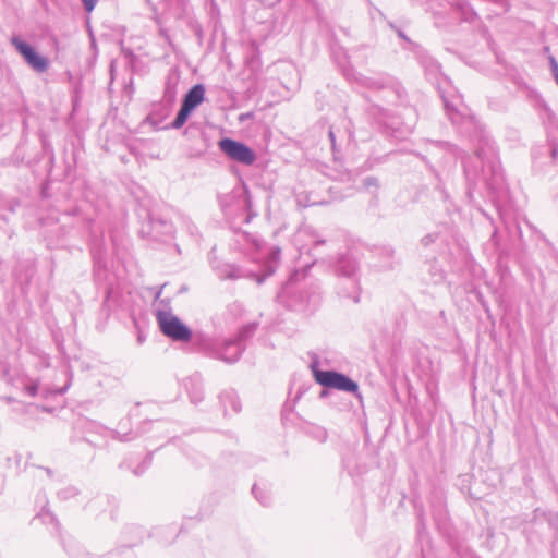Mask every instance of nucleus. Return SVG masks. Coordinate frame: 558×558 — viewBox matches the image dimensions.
I'll return each mask as SVG.
<instances>
[{"label":"nucleus","mask_w":558,"mask_h":558,"mask_svg":"<svg viewBox=\"0 0 558 558\" xmlns=\"http://www.w3.org/2000/svg\"><path fill=\"white\" fill-rule=\"evenodd\" d=\"M204 99L205 86L203 84H196L184 95L181 105L193 111Z\"/></svg>","instance_id":"nucleus-13"},{"label":"nucleus","mask_w":558,"mask_h":558,"mask_svg":"<svg viewBox=\"0 0 558 558\" xmlns=\"http://www.w3.org/2000/svg\"><path fill=\"white\" fill-rule=\"evenodd\" d=\"M299 275H292L278 293V301L286 307L302 312L312 313L320 304V292L317 284L299 282Z\"/></svg>","instance_id":"nucleus-2"},{"label":"nucleus","mask_w":558,"mask_h":558,"mask_svg":"<svg viewBox=\"0 0 558 558\" xmlns=\"http://www.w3.org/2000/svg\"><path fill=\"white\" fill-rule=\"evenodd\" d=\"M94 257V276L97 282L109 281L108 271L106 269V262L104 260L100 252H93Z\"/></svg>","instance_id":"nucleus-15"},{"label":"nucleus","mask_w":558,"mask_h":558,"mask_svg":"<svg viewBox=\"0 0 558 558\" xmlns=\"http://www.w3.org/2000/svg\"><path fill=\"white\" fill-rule=\"evenodd\" d=\"M163 287L165 284L153 288V290H155V302H160L161 304L167 306L169 304V300L161 299Z\"/></svg>","instance_id":"nucleus-29"},{"label":"nucleus","mask_w":558,"mask_h":558,"mask_svg":"<svg viewBox=\"0 0 558 558\" xmlns=\"http://www.w3.org/2000/svg\"><path fill=\"white\" fill-rule=\"evenodd\" d=\"M151 459L153 458L150 454L146 456L145 459L142 461V463L133 471V473L136 476L142 475L151 464Z\"/></svg>","instance_id":"nucleus-25"},{"label":"nucleus","mask_w":558,"mask_h":558,"mask_svg":"<svg viewBox=\"0 0 558 558\" xmlns=\"http://www.w3.org/2000/svg\"><path fill=\"white\" fill-rule=\"evenodd\" d=\"M81 1L83 2L85 11L88 13L95 9V7L98 2V0H81Z\"/></svg>","instance_id":"nucleus-32"},{"label":"nucleus","mask_w":558,"mask_h":558,"mask_svg":"<svg viewBox=\"0 0 558 558\" xmlns=\"http://www.w3.org/2000/svg\"><path fill=\"white\" fill-rule=\"evenodd\" d=\"M451 10L453 13L461 11L462 19L466 22H472L476 17V13L466 2H457L454 5H451Z\"/></svg>","instance_id":"nucleus-18"},{"label":"nucleus","mask_w":558,"mask_h":558,"mask_svg":"<svg viewBox=\"0 0 558 558\" xmlns=\"http://www.w3.org/2000/svg\"><path fill=\"white\" fill-rule=\"evenodd\" d=\"M78 494V490L76 487L74 486H68L61 490L58 492V497L61 499V500H68V499H71L73 497H75L76 495Z\"/></svg>","instance_id":"nucleus-23"},{"label":"nucleus","mask_w":558,"mask_h":558,"mask_svg":"<svg viewBox=\"0 0 558 558\" xmlns=\"http://www.w3.org/2000/svg\"><path fill=\"white\" fill-rule=\"evenodd\" d=\"M39 518L41 519V521L45 523V524H52L56 529V531L59 530V522L56 518V515L50 512L48 509H43L41 512L39 513Z\"/></svg>","instance_id":"nucleus-22"},{"label":"nucleus","mask_w":558,"mask_h":558,"mask_svg":"<svg viewBox=\"0 0 558 558\" xmlns=\"http://www.w3.org/2000/svg\"><path fill=\"white\" fill-rule=\"evenodd\" d=\"M11 43L33 70L38 73L47 71L49 66L48 59L37 53L29 44L19 37H12Z\"/></svg>","instance_id":"nucleus-9"},{"label":"nucleus","mask_w":558,"mask_h":558,"mask_svg":"<svg viewBox=\"0 0 558 558\" xmlns=\"http://www.w3.org/2000/svg\"><path fill=\"white\" fill-rule=\"evenodd\" d=\"M69 387H70V384H66V385H64L63 387L58 388V389H46V390H45V396H46V397H47V396H50V395H53V396H58V395H59V396H61V395H63V393H65V392H66V390L69 389Z\"/></svg>","instance_id":"nucleus-30"},{"label":"nucleus","mask_w":558,"mask_h":558,"mask_svg":"<svg viewBox=\"0 0 558 558\" xmlns=\"http://www.w3.org/2000/svg\"><path fill=\"white\" fill-rule=\"evenodd\" d=\"M548 61H549V65H550V70H551V73H553V76L558 85V61L556 60V58L554 56H548Z\"/></svg>","instance_id":"nucleus-28"},{"label":"nucleus","mask_w":558,"mask_h":558,"mask_svg":"<svg viewBox=\"0 0 558 558\" xmlns=\"http://www.w3.org/2000/svg\"><path fill=\"white\" fill-rule=\"evenodd\" d=\"M441 98L446 113L451 122L458 125L459 132L470 137L474 144L476 161L481 163V169H478L477 165L473 166L469 162H463L468 182L476 184L477 181L482 180L487 185H490L489 180H494L497 183L502 175L498 150L494 141L474 116L460 112L444 95H441Z\"/></svg>","instance_id":"nucleus-1"},{"label":"nucleus","mask_w":558,"mask_h":558,"mask_svg":"<svg viewBox=\"0 0 558 558\" xmlns=\"http://www.w3.org/2000/svg\"><path fill=\"white\" fill-rule=\"evenodd\" d=\"M106 293H107V298H109V294L111 293V289H110V288H108V289L106 290Z\"/></svg>","instance_id":"nucleus-38"},{"label":"nucleus","mask_w":558,"mask_h":558,"mask_svg":"<svg viewBox=\"0 0 558 558\" xmlns=\"http://www.w3.org/2000/svg\"><path fill=\"white\" fill-rule=\"evenodd\" d=\"M252 493L255 499L263 506H269L271 501V496L269 490L266 487H262L257 484H254L252 487Z\"/></svg>","instance_id":"nucleus-20"},{"label":"nucleus","mask_w":558,"mask_h":558,"mask_svg":"<svg viewBox=\"0 0 558 558\" xmlns=\"http://www.w3.org/2000/svg\"><path fill=\"white\" fill-rule=\"evenodd\" d=\"M335 271L339 277L337 293L341 298L357 303L360 301V281L356 262L350 256L341 255L335 264Z\"/></svg>","instance_id":"nucleus-4"},{"label":"nucleus","mask_w":558,"mask_h":558,"mask_svg":"<svg viewBox=\"0 0 558 558\" xmlns=\"http://www.w3.org/2000/svg\"><path fill=\"white\" fill-rule=\"evenodd\" d=\"M548 149L551 161L555 162L558 158V144L551 138L548 140Z\"/></svg>","instance_id":"nucleus-27"},{"label":"nucleus","mask_w":558,"mask_h":558,"mask_svg":"<svg viewBox=\"0 0 558 558\" xmlns=\"http://www.w3.org/2000/svg\"><path fill=\"white\" fill-rule=\"evenodd\" d=\"M280 253H281V250L279 247H277V246L276 247H271V250H270V255H271V258L274 260L279 259Z\"/></svg>","instance_id":"nucleus-35"},{"label":"nucleus","mask_w":558,"mask_h":558,"mask_svg":"<svg viewBox=\"0 0 558 558\" xmlns=\"http://www.w3.org/2000/svg\"><path fill=\"white\" fill-rule=\"evenodd\" d=\"M211 266L217 277L221 280H235L244 277L242 269L233 264L211 262Z\"/></svg>","instance_id":"nucleus-11"},{"label":"nucleus","mask_w":558,"mask_h":558,"mask_svg":"<svg viewBox=\"0 0 558 558\" xmlns=\"http://www.w3.org/2000/svg\"><path fill=\"white\" fill-rule=\"evenodd\" d=\"M388 25L390 26V28H392L393 31H396L397 35H398L401 39H403V40H405V41H408V43L410 41V39L408 38V36L404 34V32H403L402 29L398 28V27H397L393 23H391V22H389V23H388Z\"/></svg>","instance_id":"nucleus-33"},{"label":"nucleus","mask_w":558,"mask_h":558,"mask_svg":"<svg viewBox=\"0 0 558 558\" xmlns=\"http://www.w3.org/2000/svg\"><path fill=\"white\" fill-rule=\"evenodd\" d=\"M363 186L366 190H368V191H371L372 189H374L376 191L379 187V183H378L377 178H375V177H366L363 180Z\"/></svg>","instance_id":"nucleus-26"},{"label":"nucleus","mask_w":558,"mask_h":558,"mask_svg":"<svg viewBox=\"0 0 558 558\" xmlns=\"http://www.w3.org/2000/svg\"><path fill=\"white\" fill-rule=\"evenodd\" d=\"M352 77L362 86L367 87L369 89H380L384 87V82L378 78L366 77L362 74H352Z\"/></svg>","instance_id":"nucleus-19"},{"label":"nucleus","mask_w":558,"mask_h":558,"mask_svg":"<svg viewBox=\"0 0 558 558\" xmlns=\"http://www.w3.org/2000/svg\"><path fill=\"white\" fill-rule=\"evenodd\" d=\"M294 242L301 254L310 253L312 250L317 252L320 247L326 245V241L322 240L317 232L310 227L299 229Z\"/></svg>","instance_id":"nucleus-10"},{"label":"nucleus","mask_w":558,"mask_h":558,"mask_svg":"<svg viewBox=\"0 0 558 558\" xmlns=\"http://www.w3.org/2000/svg\"><path fill=\"white\" fill-rule=\"evenodd\" d=\"M314 377L316 383L323 387L352 392L356 397H361L357 383L342 373L336 371H315Z\"/></svg>","instance_id":"nucleus-7"},{"label":"nucleus","mask_w":558,"mask_h":558,"mask_svg":"<svg viewBox=\"0 0 558 558\" xmlns=\"http://www.w3.org/2000/svg\"><path fill=\"white\" fill-rule=\"evenodd\" d=\"M247 330L242 329L232 338L209 340L203 344L202 351L208 357L233 364L239 361L245 349L244 339Z\"/></svg>","instance_id":"nucleus-3"},{"label":"nucleus","mask_w":558,"mask_h":558,"mask_svg":"<svg viewBox=\"0 0 558 558\" xmlns=\"http://www.w3.org/2000/svg\"><path fill=\"white\" fill-rule=\"evenodd\" d=\"M329 138H330L332 147H335L336 138H335V133L332 130H329Z\"/></svg>","instance_id":"nucleus-37"},{"label":"nucleus","mask_w":558,"mask_h":558,"mask_svg":"<svg viewBox=\"0 0 558 558\" xmlns=\"http://www.w3.org/2000/svg\"><path fill=\"white\" fill-rule=\"evenodd\" d=\"M444 145L446 146L447 149H451L452 153L456 155L458 153V148L451 144H448V143H444Z\"/></svg>","instance_id":"nucleus-36"},{"label":"nucleus","mask_w":558,"mask_h":558,"mask_svg":"<svg viewBox=\"0 0 558 558\" xmlns=\"http://www.w3.org/2000/svg\"><path fill=\"white\" fill-rule=\"evenodd\" d=\"M434 2H438V0H433L432 3L426 5V11H432L435 15L442 14V10L435 8Z\"/></svg>","instance_id":"nucleus-34"},{"label":"nucleus","mask_w":558,"mask_h":558,"mask_svg":"<svg viewBox=\"0 0 558 558\" xmlns=\"http://www.w3.org/2000/svg\"><path fill=\"white\" fill-rule=\"evenodd\" d=\"M156 319L161 332L173 341L187 342L192 338V330L171 312L157 310Z\"/></svg>","instance_id":"nucleus-6"},{"label":"nucleus","mask_w":558,"mask_h":558,"mask_svg":"<svg viewBox=\"0 0 558 558\" xmlns=\"http://www.w3.org/2000/svg\"><path fill=\"white\" fill-rule=\"evenodd\" d=\"M468 197H469V198H471V197H472V192H471V190H470V189H469V191H468Z\"/></svg>","instance_id":"nucleus-39"},{"label":"nucleus","mask_w":558,"mask_h":558,"mask_svg":"<svg viewBox=\"0 0 558 558\" xmlns=\"http://www.w3.org/2000/svg\"><path fill=\"white\" fill-rule=\"evenodd\" d=\"M76 428L82 432L83 439L95 447L104 446L108 438L118 439L120 441H129L132 439L129 433L121 434L108 429L101 424L87 418L80 420L76 424Z\"/></svg>","instance_id":"nucleus-5"},{"label":"nucleus","mask_w":558,"mask_h":558,"mask_svg":"<svg viewBox=\"0 0 558 558\" xmlns=\"http://www.w3.org/2000/svg\"><path fill=\"white\" fill-rule=\"evenodd\" d=\"M428 280L432 284H439L444 282L446 274L437 260H432L427 264Z\"/></svg>","instance_id":"nucleus-17"},{"label":"nucleus","mask_w":558,"mask_h":558,"mask_svg":"<svg viewBox=\"0 0 558 558\" xmlns=\"http://www.w3.org/2000/svg\"><path fill=\"white\" fill-rule=\"evenodd\" d=\"M184 386L189 392L191 402L199 403L204 398L203 378L199 373H195L184 380Z\"/></svg>","instance_id":"nucleus-12"},{"label":"nucleus","mask_w":558,"mask_h":558,"mask_svg":"<svg viewBox=\"0 0 558 558\" xmlns=\"http://www.w3.org/2000/svg\"><path fill=\"white\" fill-rule=\"evenodd\" d=\"M420 62L425 70L426 76L429 80H437L440 74V65L438 62L427 54L420 57Z\"/></svg>","instance_id":"nucleus-16"},{"label":"nucleus","mask_w":558,"mask_h":558,"mask_svg":"<svg viewBox=\"0 0 558 558\" xmlns=\"http://www.w3.org/2000/svg\"><path fill=\"white\" fill-rule=\"evenodd\" d=\"M438 238L437 233H429L422 238L421 242L424 246H428L434 243Z\"/></svg>","instance_id":"nucleus-31"},{"label":"nucleus","mask_w":558,"mask_h":558,"mask_svg":"<svg viewBox=\"0 0 558 558\" xmlns=\"http://www.w3.org/2000/svg\"><path fill=\"white\" fill-rule=\"evenodd\" d=\"M218 146L227 157L244 166H251L256 160L255 151L242 142L225 137Z\"/></svg>","instance_id":"nucleus-8"},{"label":"nucleus","mask_w":558,"mask_h":558,"mask_svg":"<svg viewBox=\"0 0 558 558\" xmlns=\"http://www.w3.org/2000/svg\"><path fill=\"white\" fill-rule=\"evenodd\" d=\"M23 389L28 396L35 397L38 393L39 383L38 380H31L29 383L24 385Z\"/></svg>","instance_id":"nucleus-24"},{"label":"nucleus","mask_w":558,"mask_h":558,"mask_svg":"<svg viewBox=\"0 0 558 558\" xmlns=\"http://www.w3.org/2000/svg\"><path fill=\"white\" fill-rule=\"evenodd\" d=\"M191 112H192V110H190L189 108L181 105V108H180L179 112L177 113V117L171 122V128L175 129V130L181 129L184 125V123L186 122V120L189 119Z\"/></svg>","instance_id":"nucleus-21"},{"label":"nucleus","mask_w":558,"mask_h":558,"mask_svg":"<svg viewBox=\"0 0 558 558\" xmlns=\"http://www.w3.org/2000/svg\"><path fill=\"white\" fill-rule=\"evenodd\" d=\"M219 399L226 414L241 411V402L234 390L230 389L221 392Z\"/></svg>","instance_id":"nucleus-14"}]
</instances>
